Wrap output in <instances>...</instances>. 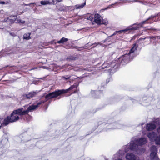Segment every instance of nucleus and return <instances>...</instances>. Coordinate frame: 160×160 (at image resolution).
<instances>
[{
  "mask_svg": "<svg viewBox=\"0 0 160 160\" xmlns=\"http://www.w3.org/2000/svg\"><path fill=\"white\" fill-rule=\"evenodd\" d=\"M79 84L78 82L75 83L67 89H57L54 92L49 93L46 94L45 96H44L42 97L40 101L37 102V104L35 105V106L37 107V108L40 105L49 100L57 98L63 94L68 93L69 91L74 88H76L78 86Z\"/></svg>",
  "mask_w": 160,
  "mask_h": 160,
  "instance_id": "obj_1",
  "label": "nucleus"
},
{
  "mask_svg": "<svg viewBox=\"0 0 160 160\" xmlns=\"http://www.w3.org/2000/svg\"><path fill=\"white\" fill-rule=\"evenodd\" d=\"M138 46L134 44L131 48L128 51V53L125 54L118 58V62L120 65H125L136 56L135 52Z\"/></svg>",
  "mask_w": 160,
  "mask_h": 160,
  "instance_id": "obj_2",
  "label": "nucleus"
},
{
  "mask_svg": "<svg viewBox=\"0 0 160 160\" xmlns=\"http://www.w3.org/2000/svg\"><path fill=\"white\" fill-rule=\"evenodd\" d=\"M147 142L146 138L141 137L138 139L135 138L132 140L129 144V149L136 152L141 151L140 146Z\"/></svg>",
  "mask_w": 160,
  "mask_h": 160,
  "instance_id": "obj_3",
  "label": "nucleus"
},
{
  "mask_svg": "<svg viewBox=\"0 0 160 160\" xmlns=\"http://www.w3.org/2000/svg\"><path fill=\"white\" fill-rule=\"evenodd\" d=\"M107 123L106 122H103L102 123L100 122H98L99 124H102V126L104 125H106L104 131H108L109 129H122L123 128V125L119 123L118 122H113V118H106Z\"/></svg>",
  "mask_w": 160,
  "mask_h": 160,
  "instance_id": "obj_4",
  "label": "nucleus"
},
{
  "mask_svg": "<svg viewBox=\"0 0 160 160\" xmlns=\"http://www.w3.org/2000/svg\"><path fill=\"white\" fill-rule=\"evenodd\" d=\"M21 113V110L20 108L14 110L10 116H8L9 117L11 122H12L18 120L19 118L18 115H23Z\"/></svg>",
  "mask_w": 160,
  "mask_h": 160,
  "instance_id": "obj_5",
  "label": "nucleus"
},
{
  "mask_svg": "<svg viewBox=\"0 0 160 160\" xmlns=\"http://www.w3.org/2000/svg\"><path fill=\"white\" fill-rule=\"evenodd\" d=\"M146 21H143L141 23L138 24L137 26H134L132 27V28H126L125 29H124L121 30L119 31H116L114 32L112 34V35L110 36V37H112V36L115 35L117 34V33H118L119 34L122 33V32H127L129 30H137L140 27H142L143 25V24Z\"/></svg>",
  "mask_w": 160,
  "mask_h": 160,
  "instance_id": "obj_6",
  "label": "nucleus"
},
{
  "mask_svg": "<svg viewBox=\"0 0 160 160\" xmlns=\"http://www.w3.org/2000/svg\"><path fill=\"white\" fill-rule=\"evenodd\" d=\"M8 140L7 137L3 138L2 141L0 142V151L4 152L5 149L4 148H7L8 145Z\"/></svg>",
  "mask_w": 160,
  "mask_h": 160,
  "instance_id": "obj_7",
  "label": "nucleus"
},
{
  "mask_svg": "<svg viewBox=\"0 0 160 160\" xmlns=\"http://www.w3.org/2000/svg\"><path fill=\"white\" fill-rule=\"evenodd\" d=\"M98 88L99 89V90H92L91 91V94L92 96L94 98H99V96H97V95L98 94H100L101 96L102 95V92L104 89V87L101 85L100 88L99 87Z\"/></svg>",
  "mask_w": 160,
  "mask_h": 160,
  "instance_id": "obj_8",
  "label": "nucleus"
},
{
  "mask_svg": "<svg viewBox=\"0 0 160 160\" xmlns=\"http://www.w3.org/2000/svg\"><path fill=\"white\" fill-rule=\"evenodd\" d=\"M37 107H36L35 105H32L28 106L27 109H25L24 108H19L21 110V114L23 115L28 114L29 112H32Z\"/></svg>",
  "mask_w": 160,
  "mask_h": 160,
  "instance_id": "obj_9",
  "label": "nucleus"
},
{
  "mask_svg": "<svg viewBox=\"0 0 160 160\" xmlns=\"http://www.w3.org/2000/svg\"><path fill=\"white\" fill-rule=\"evenodd\" d=\"M115 65L116 63L115 62H109L108 61H107L106 62H104V63L102 65L101 68L104 69L106 68L110 67L111 68L109 69L108 70H109V72H110L111 70V68H114Z\"/></svg>",
  "mask_w": 160,
  "mask_h": 160,
  "instance_id": "obj_10",
  "label": "nucleus"
},
{
  "mask_svg": "<svg viewBox=\"0 0 160 160\" xmlns=\"http://www.w3.org/2000/svg\"><path fill=\"white\" fill-rule=\"evenodd\" d=\"M153 148V149L151 151L150 154V158L151 160H159L158 156L157 150L155 148L154 146H152L151 148Z\"/></svg>",
  "mask_w": 160,
  "mask_h": 160,
  "instance_id": "obj_11",
  "label": "nucleus"
},
{
  "mask_svg": "<svg viewBox=\"0 0 160 160\" xmlns=\"http://www.w3.org/2000/svg\"><path fill=\"white\" fill-rule=\"evenodd\" d=\"M19 138L21 139V142H22L28 141L31 139L30 136L28 135L27 132H24L19 136Z\"/></svg>",
  "mask_w": 160,
  "mask_h": 160,
  "instance_id": "obj_12",
  "label": "nucleus"
},
{
  "mask_svg": "<svg viewBox=\"0 0 160 160\" xmlns=\"http://www.w3.org/2000/svg\"><path fill=\"white\" fill-rule=\"evenodd\" d=\"M157 16H160V12L158 14L156 15H152L149 17L148 19L145 21H146L143 24H145L146 23H151L153 22H155L156 19L155 18Z\"/></svg>",
  "mask_w": 160,
  "mask_h": 160,
  "instance_id": "obj_13",
  "label": "nucleus"
},
{
  "mask_svg": "<svg viewBox=\"0 0 160 160\" xmlns=\"http://www.w3.org/2000/svg\"><path fill=\"white\" fill-rule=\"evenodd\" d=\"M12 52L13 53H14L12 51V50L8 51L7 49H3L0 52V57L7 56Z\"/></svg>",
  "mask_w": 160,
  "mask_h": 160,
  "instance_id": "obj_14",
  "label": "nucleus"
},
{
  "mask_svg": "<svg viewBox=\"0 0 160 160\" xmlns=\"http://www.w3.org/2000/svg\"><path fill=\"white\" fill-rule=\"evenodd\" d=\"M37 93L36 91H33L30 92L29 93L24 95L23 97L27 99H29L31 98L32 97L34 96Z\"/></svg>",
  "mask_w": 160,
  "mask_h": 160,
  "instance_id": "obj_15",
  "label": "nucleus"
},
{
  "mask_svg": "<svg viewBox=\"0 0 160 160\" xmlns=\"http://www.w3.org/2000/svg\"><path fill=\"white\" fill-rule=\"evenodd\" d=\"M94 22L96 23L100 24L101 23V16L98 13L95 14L94 15Z\"/></svg>",
  "mask_w": 160,
  "mask_h": 160,
  "instance_id": "obj_16",
  "label": "nucleus"
},
{
  "mask_svg": "<svg viewBox=\"0 0 160 160\" xmlns=\"http://www.w3.org/2000/svg\"><path fill=\"white\" fill-rule=\"evenodd\" d=\"M127 160H136V157L134 154L132 153H128L126 156Z\"/></svg>",
  "mask_w": 160,
  "mask_h": 160,
  "instance_id": "obj_17",
  "label": "nucleus"
},
{
  "mask_svg": "<svg viewBox=\"0 0 160 160\" xmlns=\"http://www.w3.org/2000/svg\"><path fill=\"white\" fill-rule=\"evenodd\" d=\"M156 127V125L152 123H150L146 126V128L148 131H150L154 129Z\"/></svg>",
  "mask_w": 160,
  "mask_h": 160,
  "instance_id": "obj_18",
  "label": "nucleus"
},
{
  "mask_svg": "<svg viewBox=\"0 0 160 160\" xmlns=\"http://www.w3.org/2000/svg\"><path fill=\"white\" fill-rule=\"evenodd\" d=\"M157 135L155 132H152L148 134L147 136L151 140L153 141Z\"/></svg>",
  "mask_w": 160,
  "mask_h": 160,
  "instance_id": "obj_19",
  "label": "nucleus"
},
{
  "mask_svg": "<svg viewBox=\"0 0 160 160\" xmlns=\"http://www.w3.org/2000/svg\"><path fill=\"white\" fill-rule=\"evenodd\" d=\"M17 18V16L15 15L11 16L8 17V23L9 24L13 23Z\"/></svg>",
  "mask_w": 160,
  "mask_h": 160,
  "instance_id": "obj_20",
  "label": "nucleus"
},
{
  "mask_svg": "<svg viewBox=\"0 0 160 160\" xmlns=\"http://www.w3.org/2000/svg\"><path fill=\"white\" fill-rule=\"evenodd\" d=\"M11 120L9 118V117L7 116V117L4 119L3 122H2L3 125H4L5 126L8 125L9 123L11 122Z\"/></svg>",
  "mask_w": 160,
  "mask_h": 160,
  "instance_id": "obj_21",
  "label": "nucleus"
},
{
  "mask_svg": "<svg viewBox=\"0 0 160 160\" xmlns=\"http://www.w3.org/2000/svg\"><path fill=\"white\" fill-rule=\"evenodd\" d=\"M155 142V144L157 145H160V135H157L154 139V140Z\"/></svg>",
  "mask_w": 160,
  "mask_h": 160,
  "instance_id": "obj_22",
  "label": "nucleus"
},
{
  "mask_svg": "<svg viewBox=\"0 0 160 160\" xmlns=\"http://www.w3.org/2000/svg\"><path fill=\"white\" fill-rule=\"evenodd\" d=\"M68 39L65 38H62L59 41L57 42V43L59 44L63 43L68 41Z\"/></svg>",
  "mask_w": 160,
  "mask_h": 160,
  "instance_id": "obj_23",
  "label": "nucleus"
},
{
  "mask_svg": "<svg viewBox=\"0 0 160 160\" xmlns=\"http://www.w3.org/2000/svg\"><path fill=\"white\" fill-rule=\"evenodd\" d=\"M30 33H25L23 35V39L27 40H29L30 39Z\"/></svg>",
  "mask_w": 160,
  "mask_h": 160,
  "instance_id": "obj_24",
  "label": "nucleus"
},
{
  "mask_svg": "<svg viewBox=\"0 0 160 160\" xmlns=\"http://www.w3.org/2000/svg\"><path fill=\"white\" fill-rule=\"evenodd\" d=\"M86 5V2H85L81 4H77L75 5V7L76 9L82 8H83Z\"/></svg>",
  "mask_w": 160,
  "mask_h": 160,
  "instance_id": "obj_25",
  "label": "nucleus"
},
{
  "mask_svg": "<svg viewBox=\"0 0 160 160\" xmlns=\"http://www.w3.org/2000/svg\"><path fill=\"white\" fill-rule=\"evenodd\" d=\"M118 2H115V3H113V4H112L111 5H108L107 8H105L104 9H103V10H101V11H102V10H106L107 9H110V8H113L114 7V6L115 5L117 4V3H118Z\"/></svg>",
  "mask_w": 160,
  "mask_h": 160,
  "instance_id": "obj_26",
  "label": "nucleus"
},
{
  "mask_svg": "<svg viewBox=\"0 0 160 160\" xmlns=\"http://www.w3.org/2000/svg\"><path fill=\"white\" fill-rule=\"evenodd\" d=\"M157 36H150V37H146L144 38H140V39H142L143 40H144L146 39H149V38L151 39H156L157 38V37H156Z\"/></svg>",
  "mask_w": 160,
  "mask_h": 160,
  "instance_id": "obj_27",
  "label": "nucleus"
},
{
  "mask_svg": "<svg viewBox=\"0 0 160 160\" xmlns=\"http://www.w3.org/2000/svg\"><path fill=\"white\" fill-rule=\"evenodd\" d=\"M76 58V57H75L72 56H70L67 58V60L68 61H71L72 60H75Z\"/></svg>",
  "mask_w": 160,
  "mask_h": 160,
  "instance_id": "obj_28",
  "label": "nucleus"
},
{
  "mask_svg": "<svg viewBox=\"0 0 160 160\" xmlns=\"http://www.w3.org/2000/svg\"><path fill=\"white\" fill-rule=\"evenodd\" d=\"M40 3L42 5H46L49 3V2L47 1H42L40 2Z\"/></svg>",
  "mask_w": 160,
  "mask_h": 160,
  "instance_id": "obj_29",
  "label": "nucleus"
},
{
  "mask_svg": "<svg viewBox=\"0 0 160 160\" xmlns=\"http://www.w3.org/2000/svg\"><path fill=\"white\" fill-rule=\"evenodd\" d=\"M71 77V76L68 75L66 76H62V79H63L65 80H67L70 79Z\"/></svg>",
  "mask_w": 160,
  "mask_h": 160,
  "instance_id": "obj_30",
  "label": "nucleus"
},
{
  "mask_svg": "<svg viewBox=\"0 0 160 160\" xmlns=\"http://www.w3.org/2000/svg\"><path fill=\"white\" fill-rule=\"evenodd\" d=\"M102 43H101L100 42H98L97 43H95L92 44V45L93 46L92 48H93L98 45H101Z\"/></svg>",
  "mask_w": 160,
  "mask_h": 160,
  "instance_id": "obj_31",
  "label": "nucleus"
},
{
  "mask_svg": "<svg viewBox=\"0 0 160 160\" xmlns=\"http://www.w3.org/2000/svg\"><path fill=\"white\" fill-rule=\"evenodd\" d=\"M9 4V2L7 1L6 2L1 1H0V4L2 5H8Z\"/></svg>",
  "mask_w": 160,
  "mask_h": 160,
  "instance_id": "obj_32",
  "label": "nucleus"
},
{
  "mask_svg": "<svg viewBox=\"0 0 160 160\" xmlns=\"http://www.w3.org/2000/svg\"><path fill=\"white\" fill-rule=\"evenodd\" d=\"M4 134L3 135V137L4 138L7 137L8 138V137L9 136V134L8 132H4Z\"/></svg>",
  "mask_w": 160,
  "mask_h": 160,
  "instance_id": "obj_33",
  "label": "nucleus"
},
{
  "mask_svg": "<svg viewBox=\"0 0 160 160\" xmlns=\"http://www.w3.org/2000/svg\"><path fill=\"white\" fill-rule=\"evenodd\" d=\"M18 22L19 23L24 24L25 23V21L22 20H18Z\"/></svg>",
  "mask_w": 160,
  "mask_h": 160,
  "instance_id": "obj_34",
  "label": "nucleus"
},
{
  "mask_svg": "<svg viewBox=\"0 0 160 160\" xmlns=\"http://www.w3.org/2000/svg\"><path fill=\"white\" fill-rule=\"evenodd\" d=\"M35 4H36L34 3H29L28 4H24L25 6H31L32 5H34Z\"/></svg>",
  "mask_w": 160,
  "mask_h": 160,
  "instance_id": "obj_35",
  "label": "nucleus"
},
{
  "mask_svg": "<svg viewBox=\"0 0 160 160\" xmlns=\"http://www.w3.org/2000/svg\"><path fill=\"white\" fill-rule=\"evenodd\" d=\"M122 150H119V152H118V153H117L116 154H115L114 155V157H116V156L118 155V154H121V155L122 154Z\"/></svg>",
  "mask_w": 160,
  "mask_h": 160,
  "instance_id": "obj_36",
  "label": "nucleus"
},
{
  "mask_svg": "<svg viewBox=\"0 0 160 160\" xmlns=\"http://www.w3.org/2000/svg\"><path fill=\"white\" fill-rule=\"evenodd\" d=\"M93 17L92 16L90 15L88 18V19L92 21L93 19Z\"/></svg>",
  "mask_w": 160,
  "mask_h": 160,
  "instance_id": "obj_37",
  "label": "nucleus"
},
{
  "mask_svg": "<svg viewBox=\"0 0 160 160\" xmlns=\"http://www.w3.org/2000/svg\"><path fill=\"white\" fill-rule=\"evenodd\" d=\"M112 80V78H108L106 80V83H108V82H109V81Z\"/></svg>",
  "mask_w": 160,
  "mask_h": 160,
  "instance_id": "obj_38",
  "label": "nucleus"
},
{
  "mask_svg": "<svg viewBox=\"0 0 160 160\" xmlns=\"http://www.w3.org/2000/svg\"><path fill=\"white\" fill-rule=\"evenodd\" d=\"M8 18H6L3 20V22H7L8 23Z\"/></svg>",
  "mask_w": 160,
  "mask_h": 160,
  "instance_id": "obj_39",
  "label": "nucleus"
},
{
  "mask_svg": "<svg viewBox=\"0 0 160 160\" xmlns=\"http://www.w3.org/2000/svg\"><path fill=\"white\" fill-rule=\"evenodd\" d=\"M129 149L128 148L127 146H126L124 149V152H126L128 151Z\"/></svg>",
  "mask_w": 160,
  "mask_h": 160,
  "instance_id": "obj_40",
  "label": "nucleus"
},
{
  "mask_svg": "<svg viewBox=\"0 0 160 160\" xmlns=\"http://www.w3.org/2000/svg\"><path fill=\"white\" fill-rule=\"evenodd\" d=\"M119 100V97L118 96H117L114 99V100L115 101H117L118 100Z\"/></svg>",
  "mask_w": 160,
  "mask_h": 160,
  "instance_id": "obj_41",
  "label": "nucleus"
},
{
  "mask_svg": "<svg viewBox=\"0 0 160 160\" xmlns=\"http://www.w3.org/2000/svg\"><path fill=\"white\" fill-rule=\"evenodd\" d=\"M10 34L11 36H12V37H15L16 36V34L13 32H10Z\"/></svg>",
  "mask_w": 160,
  "mask_h": 160,
  "instance_id": "obj_42",
  "label": "nucleus"
},
{
  "mask_svg": "<svg viewBox=\"0 0 160 160\" xmlns=\"http://www.w3.org/2000/svg\"><path fill=\"white\" fill-rule=\"evenodd\" d=\"M146 99H147L146 97H143V98L141 99V101L142 102H143H143H144L145 101V100Z\"/></svg>",
  "mask_w": 160,
  "mask_h": 160,
  "instance_id": "obj_43",
  "label": "nucleus"
},
{
  "mask_svg": "<svg viewBox=\"0 0 160 160\" xmlns=\"http://www.w3.org/2000/svg\"><path fill=\"white\" fill-rule=\"evenodd\" d=\"M57 3L56 1L55 0H52V3L53 4H55Z\"/></svg>",
  "mask_w": 160,
  "mask_h": 160,
  "instance_id": "obj_44",
  "label": "nucleus"
},
{
  "mask_svg": "<svg viewBox=\"0 0 160 160\" xmlns=\"http://www.w3.org/2000/svg\"><path fill=\"white\" fill-rule=\"evenodd\" d=\"M2 118H0V125H3V124H2L3 122H2Z\"/></svg>",
  "mask_w": 160,
  "mask_h": 160,
  "instance_id": "obj_45",
  "label": "nucleus"
},
{
  "mask_svg": "<svg viewBox=\"0 0 160 160\" xmlns=\"http://www.w3.org/2000/svg\"><path fill=\"white\" fill-rule=\"evenodd\" d=\"M78 48H84L83 47H76V49H77L78 51H80V50L78 49Z\"/></svg>",
  "mask_w": 160,
  "mask_h": 160,
  "instance_id": "obj_46",
  "label": "nucleus"
},
{
  "mask_svg": "<svg viewBox=\"0 0 160 160\" xmlns=\"http://www.w3.org/2000/svg\"><path fill=\"white\" fill-rule=\"evenodd\" d=\"M55 0L56 1L57 3L58 2H62L63 1L62 0Z\"/></svg>",
  "mask_w": 160,
  "mask_h": 160,
  "instance_id": "obj_47",
  "label": "nucleus"
},
{
  "mask_svg": "<svg viewBox=\"0 0 160 160\" xmlns=\"http://www.w3.org/2000/svg\"><path fill=\"white\" fill-rule=\"evenodd\" d=\"M156 37H157V38L160 39V36H157Z\"/></svg>",
  "mask_w": 160,
  "mask_h": 160,
  "instance_id": "obj_48",
  "label": "nucleus"
},
{
  "mask_svg": "<svg viewBox=\"0 0 160 160\" xmlns=\"http://www.w3.org/2000/svg\"><path fill=\"white\" fill-rule=\"evenodd\" d=\"M3 154V153H2V152H1V153H0V157L1 156H2V155ZM0 158H2V157H1Z\"/></svg>",
  "mask_w": 160,
  "mask_h": 160,
  "instance_id": "obj_49",
  "label": "nucleus"
},
{
  "mask_svg": "<svg viewBox=\"0 0 160 160\" xmlns=\"http://www.w3.org/2000/svg\"><path fill=\"white\" fill-rule=\"evenodd\" d=\"M107 39H106L102 43H103L104 42H105L106 41H107Z\"/></svg>",
  "mask_w": 160,
  "mask_h": 160,
  "instance_id": "obj_50",
  "label": "nucleus"
},
{
  "mask_svg": "<svg viewBox=\"0 0 160 160\" xmlns=\"http://www.w3.org/2000/svg\"><path fill=\"white\" fill-rule=\"evenodd\" d=\"M158 130L160 132V126L158 128Z\"/></svg>",
  "mask_w": 160,
  "mask_h": 160,
  "instance_id": "obj_51",
  "label": "nucleus"
},
{
  "mask_svg": "<svg viewBox=\"0 0 160 160\" xmlns=\"http://www.w3.org/2000/svg\"><path fill=\"white\" fill-rule=\"evenodd\" d=\"M105 160H108V159L107 158H105Z\"/></svg>",
  "mask_w": 160,
  "mask_h": 160,
  "instance_id": "obj_52",
  "label": "nucleus"
},
{
  "mask_svg": "<svg viewBox=\"0 0 160 160\" xmlns=\"http://www.w3.org/2000/svg\"><path fill=\"white\" fill-rule=\"evenodd\" d=\"M144 124V123H142L141 124V126H142V125H143V124Z\"/></svg>",
  "mask_w": 160,
  "mask_h": 160,
  "instance_id": "obj_53",
  "label": "nucleus"
},
{
  "mask_svg": "<svg viewBox=\"0 0 160 160\" xmlns=\"http://www.w3.org/2000/svg\"><path fill=\"white\" fill-rule=\"evenodd\" d=\"M14 67V66H11L10 67Z\"/></svg>",
  "mask_w": 160,
  "mask_h": 160,
  "instance_id": "obj_54",
  "label": "nucleus"
},
{
  "mask_svg": "<svg viewBox=\"0 0 160 160\" xmlns=\"http://www.w3.org/2000/svg\"><path fill=\"white\" fill-rule=\"evenodd\" d=\"M60 98L59 97L58 99H60Z\"/></svg>",
  "mask_w": 160,
  "mask_h": 160,
  "instance_id": "obj_55",
  "label": "nucleus"
},
{
  "mask_svg": "<svg viewBox=\"0 0 160 160\" xmlns=\"http://www.w3.org/2000/svg\"><path fill=\"white\" fill-rule=\"evenodd\" d=\"M103 24H105V23H103Z\"/></svg>",
  "mask_w": 160,
  "mask_h": 160,
  "instance_id": "obj_56",
  "label": "nucleus"
},
{
  "mask_svg": "<svg viewBox=\"0 0 160 160\" xmlns=\"http://www.w3.org/2000/svg\"><path fill=\"white\" fill-rule=\"evenodd\" d=\"M132 102H134V101H132Z\"/></svg>",
  "mask_w": 160,
  "mask_h": 160,
  "instance_id": "obj_57",
  "label": "nucleus"
},
{
  "mask_svg": "<svg viewBox=\"0 0 160 160\" xmlns=\"http://www.w3.org/2000/svg\"><path fill=\"white\" fill-rule=\"evenodd\" d=\"M135 24H134L133 25H135Z\"/></svg>",
  "mask_w": 160,
  "mask_h": 160,
  "instance_id": "obj_58",
  "label": "nucleus"
},
{
  "mask_svg": "<svg viewBox=\"0 0 160 160\" xmlns=\"http://www.w3.org/2000/svg\"><path fill=\"white\" fill-rule=\"evenodd\" d=\"M148 99H149V97H148Z\"/></svg>",
  "mask_w": 160,
  "mask_h": 160,
  "instance_id": "obj_59",
  "label": "nucleus"
}]
</instances>
